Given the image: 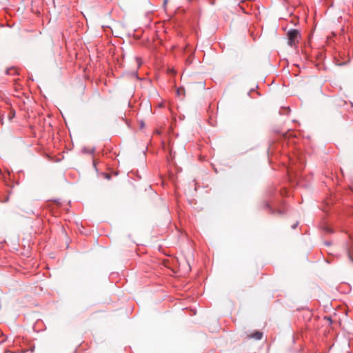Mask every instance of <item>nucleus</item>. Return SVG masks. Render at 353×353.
<instances>
[{"label": "nucleus", "mask_w": 353, "mask_h": 353, "mask_svg": "<svg viewBox=\"0 0 353 353\" xmlns=\"http://www.w3.org/2000/svg\"><path fill=\"white\" fill-rule=\"evenodd\" d=\"M263 332L258 331V330H255V331L252 332V333L247 334V338L254 339V340H261L263 337Z\"/></svg>", "instance_id": "nucleus-3"}, {"label": "nucleus", "mask_w": 353, "mask_h": 353, "mask_svg": "<svg viewBox=\"0 0 353 353\" xmlns=\"http://www.w3.org/2000/svg\"><path fill=\"white\" fill-rule=\"evenodd\" d=\"M176 93H177V95H179V96H180V95L184 96L185 93V90L183 88H179L177 89Z\"/></svg>", "instance_id": "nucleus-4"}, {"label": "nucleus", "mask_w": 353, "mask_h": 353, "mask_svg": "<svg viewBox=\"0 0 353 353\" xmlns=\"http://www.w3.org/2000/svg\"><path fill=\"white\" fill-rule=\"evenodd\" d=\"M301 37L300 33L297 30L292 29L288 32V43L290 46H295L299 42Z\"/></svg>", "instance_id": "nucleus-1"}, {"label": "nucleus", "mask_w": 353, "mask_h": 353, "mask_svg": "<svg viewBox=\"0 0 353 353\" xmlns=\"http://www.w3.org/2000/svg\"><path fill=\"white\" fill-rule=\"evenodd\" d=\"M136 62H137V68H139L141 65V64H142V62H141L140 58L137 57L136 58Z\"/></svg>", "instance_id": "nucleus-5"}, {"label": "nucleus", "mask_w": 353, "mask_h": 353, "mask_svg": "<svg viewBox=\"0 0 353 353\" xmlns=\"http://www.w3.org/2000/svg\"><path fill=\"white\" fill-rule=\"evenodd\" d=\"M188 89L190 92H194L196 90H204V85L201 82L194 83L190 84L188 85Z\"/></svg>", "instance_id": "nucleus-2"}]
</instances>
